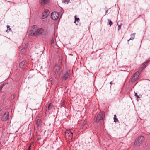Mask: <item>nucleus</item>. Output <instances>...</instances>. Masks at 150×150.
<instances>
[{"label": "nucleus", "instance_id": "obj_26", "mask_svg": "<svg viewBox=\"0 0 150 150\" xmlns=\"http://www.w3.org/2000/svg\"><path fill=\"white\" fill-rule=\"evenodd\" d=\"M31 145H30V146H29V147H28V150H30V149H31Z\"/></svg>", "mask_w": 150, "mask_h": 150}, {"label": "nucleus", "instance_id": "obj_24", "mask_svg": "<svg viewBox=\"0 0 150 150\" xmlns=\"http://www.w3.org/2000/svg\"><path fill=\"white\" fill-rule=\"evenodd\" d=\"M3 87V86L2 85L1 86H0V92L1 91Z\"/></svg>", "mask_w": 150, "mask_h": 150}, {"label": "nucleus", "instance_id": "obj_7", "mask_svg": "<svg viewBox=\"0 0 150 150\" xmlns=\"http://www.w3.org/2000/svg\"><path fill=\"white\" fill-rule=\"evenodd\" d=\"M47 107V109L46 111L50 113V112H51V110L54 108V106L52 103H50L48 104L47 106H46Z\"/></svg>", "mask_w": 150, "mask_h": 150}, {"label": "nucleus", "instance_id": "obj_21", "mask_svg": "<svg viewBox=\"0 0 150 150\" xmlns=\"http://www.w3.org/2000/svg\"><path fill=\"white\" fill-rule=\"evenodd\" d=\"M69 1L70 0H62V1L63 2L67 3V4Z\"/></svg>", "mask_w": 150, "mask_h": 150}, {"label": "nucleus", "instance_id": "obj_5", "mask_svg": "<svg viewBox=\"0 0 150 150\" xmlns=\"http://www.w3.org/2000/svg\"><path fill=\"white\" fill-rule=\"evenodd\" d=\"M73 133V132L71 130H67L65 132L66 136L68 137L69 140H71L72 139Z\"/></svg>", "mask_w": 150, "mask_h": 150}, {"label": "nucleus", "instance_id": "obj_20", "mask_svg": "<svg viewBox=\"0 0 150 150\" xmlns=\"http://www.w3.org/2000/svg\"><path fill=\"white\" fill-rule=\"evenodd\" d=\"M135 33H133L132 34H131V39H134L135 37Z\"/></svg>", "mask_w": 150, "mask_h": 150}, {"label": "nucleus", "instance_id": "obj_33", "mask_svg": "<svg viewBox=\"0 0 150 150\" xmlns=\"http://www.w3.org/2000/svg\"><path fill=\"white\" fill-rule=\"evenodd\" d=\"M108 10H107L106 11V13H107V11H108Z\"/></svg>", "mask_w": 150, "mask_h": 150}, {"label": "nucleus", "instance_id": "obj_28", "mask_svg": "<svg viewBox=\"0 0 150 150\" xmlns=\"http://www.w3.org/2000/svg\"><path fill=\"white\" fill-rule=\"evenodd\" d=\"M7 27L8 28H9V31L10 30L11 28H10V26L9 25H7Z\"/></svg>", "mask_w": 150, "mask_h": 150}, {"label": "nucleus", "instance_id": "obj_10", "mask_svg": "<svg viewBox=\"0 0 150 150\" xmlns=\"http://www.w3.org/2000/svg\"><path fill=\"white\" fill-rule=\"evenodd\" d=\"M26 62L25 61H23L21 62L19 64L20 67L21 68L24 69L26 67Z\"/></svg>", "mask_w": 150, "mask_h": 150}, {"label": "nucleus", "instance_id": "obj_13", "mask_svg": "<svg viewBox=\"0 0 150 150\" xmlns=\"http://www.w3.org/2000/svg\"><path fill=\"white\" fill-rule=\"evenodd\" d=\"M20 49H21V53L22 54H24V53L26 52V50L25 49L23 48V47H20Z\"/></svg>", "mask_w": 150, "mask_h": 150}, {"label": "nucleus", "instance_id": "obj_9", "mask_svg": "<svg viewBox=\"0 0 150 150\" xmlns=\"http://www.w3.org/2000/svg\"><path fill=\"white\" fill-rule=\"evenodd\" d=\"M49 11L47 9L45 10L42 14V19H44L48 17L49 14Z\"/></svg>", "mask_w": 150, "mask_h": 150}, {"label": "nucleus", "instance_id": "obj_32", "mask_svg": "<svg viewBox=\"0 0 150 150\" xmlns=\"http://www.w3.org/2000/svg\"><path fill=\"white\" fill-rule=\"evenodd\" d=\"M118 27H119L118 30H119V29H120V25H119V26H118Z\"/></svg>", "mask_w": 150, "mask_h": 150}, {"label": "nucleus", "instance_id": "obj_14", "mask_svg": "<svg viewBox=\"0 0 150 150\" xmlns=\"http://www.w3.org/2000/svg\"><path fill=\"white\" fill-rule=\"evenodd\" d=\"M51 45L54 46L55 44V41L54 40V38H52L51 40Z\"/></svg>", "mask_w": 150, "mask_h": 150}, {"label": "nucleus", "instance_id": "obj_18", "mask_svg": "<svg viewBox=\"0 0 150 150\" xmlns=\"http://www.w3.org/2000/svg\"><path fill=\"white\" fill-rule=\"evenodd\" d=\"M137 79V78H136L135 77H134V76L133 75L132 77L131 81L132 82H133L136 81Z\"/></svg>", "mask_w": 150, "mask_h": 150}, {"label": "nucleus", "instance_id": "obj_23", "mask_svg": "<svg viewBox=\"0 0 150 150\" xmlns=\"http://www.w3.org/2000/svg\"><path fill=\"white\" fill-rule=\"evenodd\" d=\"M135 96L137 98H139V95H138L137 93H135Z\"/></svg>", "mask_w": 150, "mask_h": 150}, {"label": "nucleus", "instance_id": "obj_2", "mask_svg": "<svg viewBox=\"0 0 150 150\" xmlns=\"http://www.w3.org/2000/svg\"><path fill=\"white\" fill-rule=\"evenodd\" d=\"M105 112L101 111L98 114L96 120V122H98L100 121L103 120L105 117Z\"/></svg>", "mask_w": 150, "mask_h": 150}, {"label": "nucleus", "instance_id": "obj_30", "mask_svg": "<svg viewBox=\"0 0 150 150\" xmlns=\"http://www.w3.org/2000/svg\"><path fill=\"white\" fill-rule=\"evenodd\" d=\"M130 40H131V38H130L129 39V40H128V41L129 42Z\"/></svg>", "mask_w": 150, "mask_h": 150}, {"label": "nucleus", "instance_id": "obj_11", "mask_svg": "<svg viewBox=\"0 0 150 150\" xmlns=\"http://www.w3.org/2000/svg\"><path fill=\"white\" fill-rule=\"evenodd\" d=\"M74 17L75 19L74 23L76 25H80V20L79 18L76 17V15Z\"/></svg>", "mask_w": 150, "mask_h": 150}, {"label": "nucleus", "instance_id": "obj_8", "mask_svg": "<svg viewBox=\"0 0 150 150\" xmlns=\"http://www.w3.org/2000/svg\"><path fill=\"white\" fill-rule=\"evenodd\" d=\"M9 114V113L8 112H6L3 115L1 120L4 121L7 120L8 119Z\"/></svg>", "mask_w": 150, "mask_h": 150}, {"label": "nucleus", "instance_id": "obj_31", "mask_svg": "<svg viewBox=\"0 0 150 150\" xmlns=\"http://www.w3.org/2000/svg\"><path fill=\"white\" fill-rule=\"evenodd\" d=\"M116 121H118V119L117 118H116Z\"/></svg>", "mask_w": 150, "mask_h": 150}, {"label": "nucleus", "instance_id": "obj_1", "mask_svg": "<svg viewBox=\"0 0 150 150\" xmlns=\"http://www.w3.org/2000/svg\"><path fill=\"white\" fill-rule=\"evenodd\" d=\"M32 33L33 35L37 36L41 35H46L47 32V30L41 28H38L35 25H33L32 27Z\"/></svg>", "mask_w": 150, "mask_h": 150}, {"label": "nucleus", "instance_id": "obj_25", "mask_svg": "<svg viewBox=\"0 0 150 150\" xmlns=\"http://www.w3.org/2000/svg\"><path fill=\"white\" fill-rule=\"evenodd\" d=\"M116 115H115L114 116V121L115 122H116Z\"/></svg>", "mask_w": 150, "mask_h": 150}, {"label": "nucleus", "instance_id": "obj_22", "mask_svg": "<svg viewBox=\"0 0 150 150\" xmlns=\"http://www.w3.org/2000/svg\"><path fill=\"white\" fill-rule=\"evenodd\" d=\"M21 47H23V49H25L26 50V49L27 47V45H22Z\"/></svg>", "mask_w": 150, "mask_h": 150}, {"label": "nucleus", "instance_id": "obj_12", "mask_svg": "<svg viewBox=\"0 0 150 150\" xmlns=\"http://www.w3.org/2000/svg\"><path fill=\"white\" fill-rule=\"evenodd\" d=\"M50 0H40V3L42 5H44L47 4Z\"/></svg>", "mask_w": 150, "mask_h": 150}, {"label": "nucleus", "instance_id": "obj_6", "mask_svg": "<svg viewBox=\"0 0 150 150\" xmlns=\"http://www.w3.org/2000/svg\"><path fill=\"white\" fill-rule=\"evenodd\" d=\"M71 74L70 71H67L62 76L61 79L62 80H65L70 78V74Z\"/></svg>", "mask_w": 150, "mask_h": 150}, {"label": "nucleus", "instance_id": "obj_3", "mask_svg": "<svg viewBox=\"0 0 150 150\" xmlns=\"http://www.w3.org/2000/svg\"><path fill=\"white\" fill-rule=\"evenodd\" d=\"M144 140V137L143 136H141L138 137L137 139H136L134 145L136 146H138L140 145V143H142Z\"/></svg>", "mask_w": 150, "mask_h": 150}, {"label": "nucleus", "instance_id": "obj_27", "mask_svg": "<svg viewBox=\"0 0 150 150\" xmlns=\"http://www.w3.org/2000/svg\"><path fill=\"white\" fill-rule=\"evenodd\" d=\"M86 127V126H85L84 125H83V126L82 127V128H83H83H85V129Z\"/></svg>", "mask_w": 150, "mask_h": 150}, {"label": "nucleus", "instance_id": "obj_29", "mask_svg": "<svg viewBox=\"0 0 150 150\" xmlns=\"http://www.w3.org/2000/svg\"><path fill=\"white\" fill-rule=\"evenodd\" d=\"M112 81H111V82H110L109 83L111 84V85H112V84H113V83H112ZM114 84H115L114 83Z\"/></svg>", "mask_w": 150, "mask_h": 150}, {"label": "nucleus", "instance_id": "obj_15", "mask_svg": "<svg viewBox=\"0 0 150 150\" xmlns=\"http://www.w3.org/2000/svg\"><path fill=\"white\" fill-rule=\"evenodd\" d=\"M139 72H137L135 73L133 75L134 76V77H135L137 79L139 77Z\"/></svg>", "mask_w": 150, "mask_h": 150}, {"label": "nucleus", "instance_id": "obj_16", "mask_svg": "<svg viewBox=\"0 0 150 150\" xmlns=\"http://www.w3.org/2000/svg\"><path fill=\"white\" fill-rule=\"evenodd\" d=\"M149 62V61H148L147 62H145L143 64V67H143V68L142 69H144L146 67V66H147V65L148 64Z\"/></svg>", "mask_w": 150, "mask_h": 150}, {"label": "nucleus", "instance_id": "obj_17", "mask_svg": "<svg viewBox=\"0 0 150 150\" xmlns=\"http://www.w3.org/2000/svg\"><path fill=\"white\" fill-rule=\"evenodd\" d=\"M113 23L110 19H108V22L107 23L108 25H110V26H111L112 24Z\"/></svg>", "mask_w": 150, "mask_h": 150}, {"label": "nucleus", "instance_id": "obj_4", "mask_svg": "<svg viewBox=\"0 0 150 150\" xmlns=\"http://www.w3.org/2000/svg\"><path fill=\"white\" fill-rule=\"evenodd\" d=\"M51 17L53 20H57L60 18L59 13L55 11L53 12L52 13Z\"/></svg>", "mask_w": 150, "mask_h": 150}, {"label": "nucleus", "instance_id": "obj_19", "mask_svg": "<svg viewBox=\"0 0 150 150\" xmlns=\"http://www.w3.org/2000/svg\"><path fill=\"white\" fill-rule=\"evenodd\" d=\"M40 120L38 119L37 121L36 125L38 126H39L40 125Z\"/></svg>", "mask_w": 150, "mask_h": 150}]
</instances>
